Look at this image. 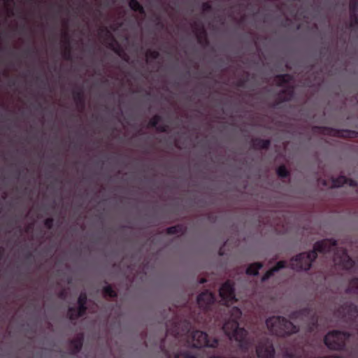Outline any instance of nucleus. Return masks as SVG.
<instances>
[{"mask_svg":"<svg viewBox=\"0 0 358 358\" xmlns=\"http://www.w3.org/2000/svg\"><path fill=\"white\" fill-rule=\"evenodd\" d=\"M334 245V243L330 240H325L318 242L315 245L314 251L306 254L303 253L291 260V266L296 270H307L310 268L311 262L316 258V251L327 252L331 246Z\"/></svg>","mask_w":358,"mask_h":358,"instance_id":"nucleus-1","label":"nucleus"},{"mask_svg":"<svg viewBox=\"0 0 358 358\" xmlns=\"http://www.w3.org/2000/svg\"><path fill=\"white\" fill-rule=\"evenodd\" d=\"M231 312L232 320L224 324L223 329L231 340L234 339L241 342L246 335L245 331L238 328L237 325L236 320L241 317V312L237 308H234Z\"/></svg>","mask_w":358,"mask_h":358,"instance_id":"nucleus-2","label":"nucleus"},{"mask_svg":"<svg viewBox=\"0 0 358 358\" xmlns=\"http://www.w3.org/2000/svg\"><path fill=\"white\" fill-rule=\"evenodd\" d=\"M266 326L271 332L279 336L292 334L297 331L292 323L279 317H273L267 320Z\"/></svg>","mask_w":358,"mask_h":358,"instance_id":"nucleus-3","label":"nucleus"},{"mask_svg":"<svg viewBox=\"0 0 358 358\" xmlns=\"http://www.w3.org/2000/svg\"><path fill=\"white\" fill-rule=\"evenodd\" d=\"M347 336L341 332H332L328 334L324 339L326 345L331 349H338L343 344Z\"/></svg>","mask_w":358,"mask_h":358,"instance_id":"nucleus-4","label":"nucleus"},{"mask_svg":"<svg viewBox=\"0 0 358 358\" xmlns=\"http://www.w3.org/2000/svg\"><path fill=\"white\" fill-rule=\"evenodd\" d=\"M191 344L196 348H201L203 346L215 347L217 345L216 340H208L207 336L202 331H194L191 337Z\"/></svg>","mask_w":358,"mask_h":358,"instance_id":"nucleus-5","label":"nucleus"},{"mask_svg":"<svg viewBox=\"0 0 358 358\" xmlns=\"http://www.w3.org/2000/svg\"><path fill=\"white\" fill-rule=\"evenodd\" d=\"M220 295L226 305L232 304L236 300L234 294L233 285L231 282H227L220 289Z\"/></svg>","mask_w":358,"mask_h":358,"instance_id":"nucleus-6","label":"nucleus"},{"mask_svg":"<svg viewBox=\"0 0 358 358\" xmlns=\"http://www.w3.org/2000/svg\"><path fill=\"white\" fill-rule=\"evenodd\" d=\"M343 184H348L350 186L355 185V182L353 180H347L343 176H341L336 180H329L323 182V185L329 188L338 187Z\"/></svg>","mask_w":358,"mask_h":358,"instance_id":"nucleus-7","label":"nucleus"},{"mask_svg":"<svg viewBox=\"0 0 358 358\" xmlns=\"http://www.w3.org/2000/svg\"><path fill=\"white\" fill-rule=\"evenodd\" d=\"M87 297L85 294H81L78 299L79 308L78 310H73L71 308L69 310V314L71 319H75L78 317L83 315L84 313L85 308L84 307V304L85 303Z\"/></svg>","mask_w":358,"mask_h":358,"instance_id":"nucleus-8","label":"nucleus"},{"mask_svg":"<svg viewBox=\"0 0 358 358\" xmlns=\"http://www.w3.org/2000/svg\"><path fill=\"white\" fill-rule=\"evenodd\" d=\"M274 350L268 343H266L265 346H259L257 349V353L260 358H269L273 355Z\"/></svg>","mask_w":358,"mask_h":358,"instance_id":"nucleus-9","label":"nucleus"},{"mask_svg":"<svg viewBox=\"0 0 358 358\" xmlns=\"http://www.w3.org/2000/svg\"><path fill=\"white\" fill-rule=\"evenodd\" d=\"M214 301V297L210 292H206L198 297V303L200 306H206Z\"/></svg>","mask_w":358,"mask_h":358,"instance_id":"nucleus-10","label":"nucleus"},{"mask_svg":"<svg viewBox=\"0 0 358 358\" xmlns=\"http://www.w3.org/2000/svg\"><path fill=\"white\" fill-rule=\"evenodd\" d=\"M342 256L336 257L334 259L336 264H343V266L346 268H350L352 266V262L350 259V257L345 254L344 251H341Z\"/></svg>","mask_w":358,"mask_h":358,"instance_id":"nucleus-11","label":"nucleus"},{"mask_svg":"<svg viewBox=\"0 0 358 358\" xmlns=\"http://www.w3.org/2000/svg\"><path fill=\"white\" fill-rule=\"evenodd\" d=\"M285 266V262H279L277 265L272 268L271 270H269L268 271H267V273H266V275L264 276L263 278V280H266V278H268L271 274H273V273L275 271H278L279 268H283Z\"/></svg>","mask_w":358,"mask_h":358,"instance_id":"nucleus-12","label":"nucleus"},{"mask_svg":"<svg viewBox=\"0 0 358 358\" xmlns=\"http://www.w3.org/2000/svg\"><path fill=\"white\" fill-rule=\"evenodd\" d=\"M262 265L258 263L251 264L247 269V273L250 275H256Z\"/></svg>","mask_w":358,"mask_h":358,"instance_id":"nucleus-13","label":"nucleus"},{"mask_svg":"<svg viewBox=\"0 0 358 358\" xmlns=\"http://www.w3.org/2000/svg\"><path fill=\"white\" fill-rule=\"evenodd\" d=\"M129 6L134 10H139L140 12L143 10V8L136 0H131L129 2Z\"/></svg>","mask_w":358,"mask_h":358,"instance_id":"nucleus-14","label":"nucleus"},{"mask_svg":"<svg viewBox=\"0 0 358 358\" xmlns=\"http://www.w3.org/2000/svg\"><path fill=\"white\" fill-rule=\"evenodd\" d=\"M104 294L106 296H109L110 297L115 295L114 290H113L112 288L109 286L104 288Z\"/></svg>","mask_w":358,"mask_h":358,"instance_id":"nucleus-15","label":"nucleus"},{"mask_svg":"<svg viewBox=\"0 0 358 358\" xmlns=\"http://www.w3.org/2000/svg\"><path fill=\"white\" fill-rule=\"evenodd\" d=\"M278 175L280 177H285L287 176V171L285 166H280L278 169Z\"/></svg>","mask_w":358,"mask_h":358,"instance_id":"nucleus-16","label":"nucleus"},{"mask_svg":"<svg viewBox=\"0 0 358 358\" xmlns=\"http://www.w3.org/2000/svg\"><path fill=\"white\" fill-rule=\"evenodd\" d=\"M277 79L278 82L281 85L282 82H287L289 77L288 76H283L278 78Z\"/></svg>","mask_w":358,"mask_h":358,"instance_id":"nucleus-17","label":"nucleus"},{"mask_svg":"<svg viewBox=\"0 0 358 358\" xmlns=\"http://www.w3.org/2000/svg\"><path fill=\"white\" fill-rule=\"evenodd\" d=\"M177 358H196L193 355H186V354H181L177 357Z\"/></svg>","mask_w":358,"mask_h":358,"instance_id":"nucleus-18","label":"nucleus"},{"mask_svg":"<svg viewBox=\"0 0 358 358\" xmlns=\"http://www.w3.org/2000/svg\"><path fill=\"white\" fill-rule=\"evenodd\" d=\"M159 120V117H155L151 121H150V124L152 125V126H155L157 123H158V121Z\"/></svg>","mask_w":358,"mask_h":358,"instance_id":"nucleus-19","label":"nucleus"},{"mask_svg":"<svg viewBox=\"0 0 358 358\" xmlns=\"http://www.w3.org/2000/svg\"><path fill=\"white\" fill-rule=\"evenodd\" d=\"M178 232V227H172L169 229L168 233L174 234Z\"/></svg>","mask_w":358,"mask_h":358,"instance_id":"nucleus-20","label":"nucleus"},{"mask_svg":"<svg viewBox=\"0 0 358 358\" xmlns=\"http://www.w3.org/2000/svg\"><path fill=\"white\" fill-rule=\"evenodd\" d=\"M81 347V342L80 341H77L76 342V349H79Z\"/></svg>","mask_w":358,"mask_h":358,"instance_id":"nucleus-21","label":"nucleus"}]
</instances>
